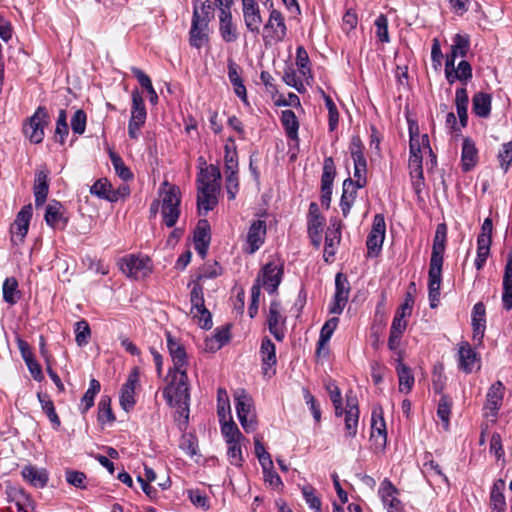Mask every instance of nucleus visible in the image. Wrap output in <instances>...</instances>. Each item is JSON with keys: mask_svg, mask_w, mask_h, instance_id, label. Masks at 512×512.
<instances>
[{"mask_svg": "<svg viewBox=\"0 0 512 512\" xmlns=\"http://www.w3.org/2000/svg\"><path fill=\"white\" fill-rule=\"evenodd\" d=\"M442 267L429 265L428 290L430 307L436 308L439 304Z\"/></svg>", "mask_w": 512, "mask_h": 512, "instance_id": "7c9ffc66", "label": "nucleus"}, {"mask_svg": "<svg viewBox=\"0 0 512 512\" xmlns=\"http://www.w3.org/2000/svg\"><path fill=\"white\" fill-rule=\"evenodd\" d=\"M120 270L134 279L145 278L151 273V260L148 257L129 255L120 260Z\"/></svg>", "mask_w": 512, "mask_h": 512, "instance_id": "6e6552de", "label": "nucleus"}, {"mask_svg": "<svg viewBox=\"0 0 512 512\" xmlns=\"http://www.w3.org/2000/svg\"><path fill=\"white\" fill-rule=\"evenodd\" d=\"M242 11L247 30L259 34L263 20L256 0H242Z\"/></svg>", "mask_w": 512, "mask_h": 512, "instance_id": "a211bd4d", "label": "nucleus"}, {"mask_svg": "<svg viewBox=\"0 0 512 512\" xmlns=\"http://www.w3.org/2000/svg\"><path fill=\"white\" fill-rule=\"evenodd\" d=\"M98 421L101 424L115 421V416L111 408V399L109 396H102L98 403Z\"/></svg>", "mask_w": 512, "mask_h": 512, "instance_id": "3c124183", "label": "nucleus"}, {"mask_svg": "<svg viewBox=\"0 0 512 512\" xmlns=\"http://www.w3.org/2000/svg\"><path fill=\"white\" fill-rule=\"evenodd\" d=\"M324 225V218L320 213L318 204L315 202L310 203L308 213V234L317 236L322 232Z\"/></svg>", "mask_w": 512, "mask_h": 512, "instance_id": "79ce46f5", "label": "nucleus"}, {"mask_svg": "<svg viewBox=\"0 0 512 512\" xmlns=\"http://www.w3.org/2000/svg\"><path fill=\"white\" fill-rule=\"evenodd\" d=\"M371 441L376 452L383 451L387 443L386 423L382 410H373L371 416Z\"/></svg>", "mask_w": 512, "mask_h": 512, "instance_id": "9b49d317", "label": "nucleus"}, {"mask_svg": "<svg viewBox=\"0 0 512 512\" xmlns=\"http://www.w3.org/2000/svg\"><path fill=\"white\" fill-rule=\"evenodd\" d=\"M161 196V214L164 224L171 228L174 227L180 216L181 194L180 189L176 185L170 184L168 181L162 183L160 189Z\"/></svg>", "mask_w": 512, "mask_h": 512, "instance_id": "f03ea898", "label": "nucleus"}, {"mask_svg": "<svg viewBox=\"0 0 512 512\" xmlns=\"http://www.w3.org/2000/svg\"><path fill=\"white\" fill-rule=\"evenodd\" d=\"M470 48V40L467 35L456 34L453 38L451 53L457 57H466Z\"/></svg>", "mask_w": 512, "mask_h": 512, "instance_id": "864d4df0", "label": "nucleus"}, {"mask_svg": "<svg viewBox=\"0 0 512 512\" xmlns=\"http://www.w3.org/2000/svg\"><path fill=\"white\" fill-rule=\"evenodd\" d=\"M398 490L388 479L382 481L379 487L384 508L387 512H403V504L397 497Z\"/></svg>", "mask_w": 512, "mask_h": 512, "instance_id": "aec40b11", "label": "nucleus"}, {"mask_svg": "<svg viewBox=\"0 0 512 512\" xmlns=\"http://www.w3.org/2000/svg\"><path fill=\"white\" fill-rule=\"evenodd\" d=\"M357 190L358 188L354 186V182L351 178H347L344 180L342 196L340 199V207L342 215L345 218L349 215L350 209L354 204L357 195Z\"/></svg>", "mask_w": 512, "mask_h": 512, "instance_id": "e433bc0d", "label": "nucleus"}, {"mask_svg": "<svg viewBox=\"0 0 512 512\" xmlns=\"http://www.w3.org/2000/svg\"><path fill=\"white\" fill-rule=\"evenodd\" d=\"M48 175L49 171L45 167L36 171L33 184V193L35 197V206L37 208L44 205L47 199L49 193Z\"/></svg>", "mask_w": 512, "mask_h": 512, "instance_id": "bb28decb", "label": "nucleus"}, {"mask_svg": "<svg viewBox=\"0 0 512 512\" xmlns=\"http://www.w3.org/2000/svg\"><path fill=\"white\" fill-rule=\"evenodd\" d=\"M281 310L282 307L280 301L275 299L270 302L269 311L267 314L269 332L279 342L283 341L285 337L282 326H284L286 322V317L282 315Z\"/></svg>", "mask_w": 512, "mask_h": 512, "instance_id": "f8f14e48", "label": "nucleus"}, {"mask_svg": "<svg viewBox=\"0 0 512 512\" xmlns=\"http://www.w3.org/2000/svg\"><path fill=\"white\" fill-rule=\"evenodd\" d=\"M501 168L506 172L512 163V141L504 143L497 155Z\"/></svg>", "mask_w": 512, "mask_h": 512, "instance_id": "774afa93", "label": "nucleus"}, {"mask_svg": "<svg viewBox=\"0 0 512 512\" xmlns=\"http://www.w3.org/2000/svg\"><path fill=\"white\" fill-rule=\"evenodd\" d=\"M23 479L36 488H44L49 480L48 472L44 468L26 465L21 471Z\"/></svg>", "mask_w": 512, "mask_h": 512, "instance_id": "473e14b6", "label": "nucleus"}, {"mask_svg": "<svg viewBox=\"0 0 512 512\" xmlns=\"http://www.w3.org/2000/svg\"><path fill=\"white\" fill-rule=\"evenodd\" d=\"M468 103L469 98L466 88H457L455 92V106L461 127H466L468 123Z\"/></svg>", "mask_w": 512, "mask_h": 512, "instance_id": "ea45409f", "label": "nucleus"}, {"mask_svg": "<svg viewBox=\"0 0 512 512\" xmlns=\"http://www.w3.org/2000/svg\"><path fill=\"white\" fill-rule=\"evenodd\" d=\"M286 35L287 26L283 14L279 10L272 9L263 27L262 39L265 46L282 42Z\"/></svg>", "mask_w": 512, "mask_h": 512, "instance_id": "7ed1b4c3", "label": "nucleus"}, {"mask_svg": "<svg viewBox=\"0 0 512 512\" xmlns=\"http://www.w3.org/2000/svg\"><path fill=\"white\" fill-rule=\"evenodd\" d=\"M397 362L396 373L399 381V392L407 394L412 390L415 378L411 368L402 362L400 356Z\"/></svg>", "mask_w": 512, "mask_h": 512, "instance_id": "f704fd0d", "label": "nucleus"}, {"mask_svg": "<svg viewBox=\"0 0 512 512\" xmlns=\"http://www.w3.org/2000/svg\"><path fill=\"white\" fill-rule=\"evenodd\" d=\"M302 495L309 508L315 512H321V500L316 495V490L311 485L302 487Z\"/></svg>", "mask_w": 512, "mask_h": 512, "instance_id": "680f3d73", "label": "nucleus"}, {"mask_svg": "<svg viewBox=\"0 0 512 512\" xmlns=\"http://www.w3.org/2000/svg\"><path fill=\"white\" fill-rule=\"evenodd\" d=\"M179 448L190 457L197 455L198 454L197 437L190 433L183 434L180 439Z\"/></svg>", "mask_w": 512, "mask_h": 512, "instance_id": "bf43d9fd", "label": "nucleus"}, {"mask_svg": "<svg viewBox=\"0 0 512 512\" xmlns=\"http://www.w3.org/2000/svg\"><path fill=\"white\" fill-rule=\"evenodd\" d=\"M335 175L336 169L333 158H325L323 163V172L321 176V189H332Z\"/></svg>", "mask_w": 512, "mask_h": 512, "instance_id": "09e8293b", "label": "nucleus"}, {"mask_svg": "<svg viewBox=\"0 0 512 512\" xmlns=\"http://www.w3.org/2000/svg\"><path fill=\"white\" fill-rule=\"evenodd\" d=\"M260 356L264 375H270L269 371L276 365V346L268 337H264L260 346Z\"/></svg>", "mask_w": 512, "mask_h": 512, "instance_id": "2f4dec72", "label": "nucleus"}, {"mask_svg": "<svg viewBox=\"0 0 512 512\" xmlns=\"http://www.w3.org/2000/svg\"><path fill=\"white\" fill-rule=\"evenodd\" d=\"M340 240L341 222L337 219H332L325 235L324 259L326 262L329 261L330 257H334L335 246L340 243Z\"/></svg>", "mask_w": 512, "mask_h": 512, "instance_id": "cd10ccee", "label": "nucleus"}, {"mask_svg": "<svg viewBox=\"0 0 512 512\" xmlns=\"http://www.w3.org/2000/svg\"><path fill=\"white\" fill-rule=\"evenodd\" d=\"M171 378L163 389V397L167 403L176 408L179 425L186 427L189 419L190 386L187 371L169 372Z\"/></svg>", "mask_w": 512, "mask_h": 512, "instance_id": "f257e3e1", "label": "nucleus"}, {"mask_svg": "<svg viewBox=\"0 0 512 512\" xmlns=\"http://www.w3.org/2000/svg\"><path fill=\"white\" fill-rule=\"evenodd\" d=\"M281 123L284 127L288 138L295 140L298 138L299 122L292 110H283L280 117Z\"/></svg>", "mask_w": 512, "mask_h": 512, "instance_id": "a18cd8bd", "label": "nucleus"}, {"mask_svg": "<svg viewBox=\"0 0 512 512\" xmlns=\"http://www.w3.org/2000/svg\"><path fill=\"white\" fill-rule=\"evenodd\" d=\"M75 341L79 347L86 346L91 338V329L88 322L84 319L75 323Z\"/></svg>", "mask_w": 512, "mask_h": 512, "instance_id": "603ef678", "label": "nucleus"}, {"mask_svg": "<svg viewBox=\"0 0 512 512\" xmlns=\"http://www.w3.org/2000/svg\"><path fill=\"white\" fill-rule=\"evenodd\" d=\"M146 116L147 112L145 108L144 99L138 90H134L132 92V110L130 121L145 124Z\"/></svg>", "mask_w": 512, "mask_h": 512, "instance_id": "37998d69", "label": "nucleus"}, {"mask_svg": "<svg viewBox=\"0 0 512 512\" xmlns=\"http://www.w3.org/2000/svg\"><path fill=\"white\" fill-rule=\"evenodd\" d=\"M139 381V372L135 368L123 384L120 394V405L125 411H129L135 405V388Z\"/></svg>", "mask_w": 512, "mask_h": 512, "instance_id": "393cba45", "label": "nucleus"}, {"mask_svg": "<svg viewBox=\"0 0 512 512\" xmlns=\"http://www.w3.org/2000/svg\"><path fill=\"white\" fill-rule=\"evenodd\" d=\"M243 441L227 443V456L231 465L240 467L244 462L242 444Z\"/></svg>", "mask_w": 512, "mask_h": 512, "instance_id": "6e6d98bb", "label": "nucleus"}, {"mask_svg": "<svg viewBox=\"0 0 512 512\" xmlns=\"http://www.w3.org/2000/svg\"><path fill=\"white\" fill-rule=\"evenodd\" d=\"M211 241L210 224L206 219L198 221L194 231V248L196 252L204 259Z\"/></svg>", "mask_w": 512, "mask_h": 512, "instance_id": "b1692460", "label": "nucleus"}, {"mask_svg": "<svg viewBox=\"0 0 512 512\" xmlns=\"http://www.w3.org/2000/svg\"><path fill=\"white\" fill-rule=\"evenodd\" d=\"M386 224L382 214H376L373 219L371 231L367 237L366 246L369 254L374 256L382 249L385 239Z\"/></svg>", "mask_w": 512, "mask_h": 512, "instance_id": "9d476101", "label": "nucleus"}, {"mask_svg": "<svg viewBox=\"0 0 512 512\" xmlns=\"http://www.w3.org/2000/svg\"><path fill=\"white\" fill-rule=\"evenodd\" d=\"M191 313L198 319V325L205 330L212 328V316L204 304L203 286L195 281L190 291Z\"/></svg>", "mask_w": 512, "mask_h": 512, "instance_id": "39448f33", "label": "nucleus"}, {"mask_svg": "<svg viewBox=\"0 0 512 512\" xmlns=\"http://www.w3.org/2000/svg\"><path fill=\"white\" fill-rule=\"evenodd\" d=\"M3 299L9 305H15L21 298L18 281L15 277H8L2 286Z\"/></svg>", "mask_w": 512, "mask_h": 512, "instance_id": "c03bdc74", "label": "nucleus"}, {"mask_svg": "<svg viewBox=\"0 0 512 512\" xmlns=\"http://www.w3.org/2000/svg\"><path fill=\"white\" fill-rule=\"evenodd\" d=\"M228 77L233 85L235 94L244 102L247 103L246 87L237 71V65L233 62L228 64Z\"/></svg>", "mask_w": 512, "mask_h": 512, "instance_id": "49530a36", "label": "nucleus"}, {"mask_svg": "<svg viewBox=\"0 0 512 512\" xmlns=\"http://www.w3.org/2000/svg\"><path fill=\"white\" fill-rule=\"evenodd\" d=\"M338 323L339 318L337 317H332L324 323L320 331L318 349H320L322 346L326 345L329 342L335 329L338 326Z\"/></svg>", "mask_w": 512, "mask_h": 512, "instance_id": "5fc2aeb1", "label": "nucleus"}, {"mask_svg": "<svg viewBox=\"0 0 512 512\" xmlns=\"http://www.w3.org/2000/svg\"><path fill=\"white\" fill-rule=\"evenodd\" d=\"M452 402L447 395H442L437 408V415L443 422L445 428L449 426Z\"/></svg>", "mask_w": 512, "mask_h": 512, "instance_id": "0e129e2a", "label": "nucleus"}, {"mask_svg": "<svg viewBox=\"0 0 512 512\" xmlns=\"http://www.w3.org/2000/svg\"><path fill=\"white\" fill-rule=\"evenodd\" d=\"M235 407L237 417L245 432H253L256 429V416L253 409V401L245 390H239L235 393Z\"/></svg>", "mask_w": 512, "mask_h": 512, "instance_id": "423d86ee", "label": "nucleus"}, {"mask_svg": "<svg viewBox=\"0 0 512 512\" xmlns=\"http://www.w3.org/2000/svg\"><path fill=\"white\" fill-rule=\"evenodd\" d=\"M344 422L346 437L354 438L357 435L359 422V408L356 396H346V408L344 410Z\"/></svg>", "mask_w": 512, "mask_h": 512, "instance_id": "412c9836", "label": "nucleus"}, {"mask_svg": "<svg viewBox=\"0 0 512 512\" xmlns=\"http://www.w3.org/2000/svg\"><path fill=\"white\" fill-rule=\"evenodd\" d=\"M505 482L502 479H498L493 483L490 493V506L497 512H505L506 501L504 497Z\"/></svg>", "mask_w": 512, "mask_h": 512, "instance_id": "58836bf2", "label": "nucleus"}, {"mask_svg": "<svg viewBox=\"0 0 512 512\" xmlns=\"http://www.w3.org/2000/svg\"><path fill=\"white\" fill-rule=\"evenodd\" d=\"M478 162V150L475 142L471 138H464L462 143L461 165L464 172H468L475 167Z\"/></svg>", "mask_w": 512, "mask_h": 512, "instance_id": "72a5a7b5", "label": "nucleus"}, {"mask_svg": "<svg viewBox=\"0 0 512 512\" xmlns=\"http://www.w3.org/2000/svg\"><path fill=\"white\" fill-rule=\"evenodd\" d=\"M167 348L171 356L173 367L169 369V372H181L186 371L188 366L187 353L184 346L179 340L174 338L170 332H166Z\"/></svg>", "mask_w": 512, "mask_h": 512, "instance_id": "4468645a", "label": "nucleus"}, {"mask_svg": "<svg viewBox=\"0 0 512 512\" xmlns=\"http://www.w3.org/2000/svg\"><path fill=\"white\" fill-rule=\"evenodd\" d=\"M100 389V382L94 378L91 379L89 383V388L81 398V402L79 405V410L82 414H85L91 407H93L95 396L100 392Z\"/></svg>", "mask_w": 512, "mask_h": 512, "instance_id": "de8ad7c7", "label": "nucleus"}, {"mask_svg": "<svg viewBox=\"0 0 512 512\" xmlns=\"http://www.w3.org/2000/svg\"><path fill=\"white\" fill-rule=\"evenodd\" d=\"M32 215L33 208L31 204L23 206L18 212L16 219L11 227L12 242L15 244H17V242H23L24 238L26 237Z\"/></svg>", "mask_w": 512, "mask_h": 512, "instance_id": "dca6fc26", "label": "nucleus"}, {"mask_svg": "<svg viewBox=\"0 0 512 512\" xmlns=\"http://www.w3.org/2000/svg\"><path fill=\"white\" fill-rule=\"evenodd\" d=\"M208 25L198 21V9L195 8L192 17L189 42L192 47L200 49L208 42Z\"/></svg>", "mask_w": 512, "mask_h": 512, "instance_id": "c85d7f7f", "label": "nucleus"}, {"mask_svg": "<svg viewBox=\"0 0 512 512\" xmlns=\"http://www.w3.org/2000/svg\"><path fill=\"white\" fill-rule=\"evenodd\" d=\"M221 433L225 439L226 444L235 441H245L246 438L240 432L238 426L233 420L221 424Z\"/></svg>", "mask_w": 512, "mask_h": 512, "instance_id": "8fccbe9b", "label": "nucleus"}, {"mask_svg": "<svg viewBox=\"0 0 512 512\" xmlns=\"http://www.w3.org/2000/svg\"><path fill=\"white\" fill-rule=\"evenodd\" d=\"M221 172L217 166L210 165L205 169H201L198 177V189L210 190L212 188L220 189Z\"/></svg>", "mask_w": 512, "mask_h": 512, "instance_id": "c756f323", "label": "nucleus"}, {"mask_svg": "<svg viewBox=\"0 0 512 512\" xmlns=\"http://www.w3.org/2000/svg\"><path fill=\"white\" fill-rule=\"evenodd\" d=\"M225 173H238V157L236 148L225 145Z\"/></svg>", "mask_w": 512, "mask_h": 512, "instance_id": "69168bd1", "label": "nucleus"}, {"mask_svg": "<svg viewBox=\"0 0 512 512\" xmlns=\"http://www.w3.org/2000/svg\"><path fill=\"white\" fill-rule=\"evenodd\" d=\"M44 219L46 224L53 229L63 230L68 223L64 206L56 200H52L46 206Z\"/></svg>", "mask_w": 512, "mask_h": 512, "instance_id": "4be33fe9", "label": "nucleus"}, {"mask_svg": "<svg viewBox=\"0 0 512 512\" xmlns=\"http://www.w3.org/2000/svg\"><path fill=\"white\" fill-rule=\"evenodd\" d=\"M87 115L82 109H78L71 118L70 125L74 134L82 135L85 132Z\"/></svg>", "mask_w": 512, "mask_h": 512, "instance_id": "338daca9", "label": "nucleus"}, {"mask_svg": "<svg viewBox=\"0 0 512 512\" xmlns=\"http://www.w3.org/2000/svg\"><path fill=\"white\" fill-rule=\"evenodd\" d=\"M110 159H111V162L113 164V167H114V170H115L116 174L122 180L128 181V180L133 179V173L125 165L124 161L122 160V158L119 155H117L115 153H111L110 154Z\"/></svg>", "mask_w": 512, "mask_h": 512, "instance_id": "052dcab7", "label": "nucleus"}, {"mask_svg": "<svg viewBox=\"0 0 512 512\" xmlns=\"http://www.w3.org/2000/svg\"><path fill=\"white\" fill-rule=\"evenodd\" d=\"M375 34L376 37L381 41L382 43H388L390 41L389 38V32H388V19L387 16L384 14H380L375 22Z\"/></svg>", "mask_w": 512, "mask_h": 512, "instance_id": "e2e57ef3", "label": "nucleus"}, {"mask_svg": "<svg viewBox=\"0 0 512 512\" xmlns=\"http://www.w3.org/2000/svg\"><path fill=\"white\" fill-rule=\"evenodd\" d=\"M505 387L501 381L493 383L486 394V401L484 405V416L496 418L498 411L502 406L504 399Z\"/></svg>", "mask_w": 512, "mask_h": 512, "instance_id": "ddd939ff", "label": "nucleus"}, {"mask_svg": "<svg viewBox=\"0 0 512 512\" xmlns=\"http://www.w3.org/2000/svg\"><path fill=\"white\" fill-rule=\"evenodd\" d=\"M217 6L220 7L219 15V31L222 39L227 42H235L238 38L236 25L232 21L230 5L223 7V0H215Z\"/></svg>", "mask_w": 512, "mask_h": 512, "instance_id": "2eb2a0df", "label": "nucleus"}, {"mask_svg": "<svg viewBox=\"0 0 512 512\" xmlns=\"http://www.w3.org/2000/svg\"><path fill=\"white\" fill-rule=\"evenodd\" d=\"M492 97L485 92H477L472 97V112L481 118H487L491 113Z\"/></svg>", "mask_w": 512, "mask_h": 512, "instance_id": "4c0bfd02", "label": "nucleus"}, {"mask_svg": "<svg viewBox=\"0 0 512 512\" xmlns=\"http://www.w3.org/2000/svg\"><path fill=\"white\" fill-rule=\"evenodd\" d=\"M266 236V222L255 220L247 233V247L245 252L254 254L264 243Z\"/></svg>", "mask_w": 512, "mask_h": 512, "instance_id": "5701e85b", "label": "nucleus"}, {"mask_svg": "<svg viewBox=\"0 0 512 512\" xmlns=\"http://www.w3.org/2000/svg\"><path fill=\"white\" fill-rule=\"evenodd\" d=\"M37 398L41 404V408H42L43 412L47 415L53 428L55 430H58L61 425V421H60L59 416L56 413L54 403L51 400L50 396L46 393L38 392Z\"/></svg>", "mask_w": 512, "mask_h": 512, "instance_id": "a19ab883", "label": "nucleus"}, {"mask_svg": "<svg viewBox=\"0 0 512 512\" xmlns=\"http://www.w3.org/2000/svg\"><path fill=\"white\" fill-rule=\"evenodd\" d=\"M447 228L445 224H438L433 239L432 253L430 258V265L440 266L443 265V255L446 245Z\"/></svg>", "mask_w": 512, "mask_h": 512, "instance_id": "a878e982", "label": "nucleus"}, {"mask_svg": "<svg viewBox=\"0 0 512 512\" xmlns=\"http://www.w3.org/2000/svg\"><path fill=\"white\" fill-rule=\"evenodd\" d=\"M458 366L466 374L480 368V357L467 341L459 344Z\"/></svg>", "mask_w": 512, "mask_h": 512, "instance_id": "6ab92c4d", "label": "nucleus"}, {"mask_svg": "<svg viewBox=\"0 0 512 512\" xmlns=\"http://www.w3.org/2000/svg\"><path fill=\"white\" fill-rule=\"evenodd\" d=\"M350 290L351 287L347 276L342 272H338L335 276L334 297L329 305V312L331 314L340 315L343 312L348 302Z\"/></svg>", "mask_w": 512, "mask_h": 512, "instance_id": "1a4fd4ad", "label": "nucleus"}, {"mask_svg": "<svg viewBox=\"0 0 512 512\" xmlns=\"http://www.w3.org/2000/svg\"><path fill=\"white\" fill-rule=\"evenodd\" d=\"M260 280L262 286L269 294L277 291L283 276V267L274 262L265 264L261 270Z\"/></svg>", "mask_w": 512, "mask_h": 512, "instance_id": "f3484780", "label": "nucleus"}, {"mask_svg": "<svg viewBox=\"0 0 512 512\" xmlns=\"http://www.w3.org/2000/svg\"><path fill=\"white\" fill-rule=\"evenodd\" d=\"M220 189L212 188L210 190L198 189L197 194V208L199 214L206 215L209 211L213 210L217 205V193Z\"/></svg>", "mask_w": 512, "mask_h": 512, "instance_id": "c9c22d12", "label": "nucleus"}, {"mask_svg": "<svg viewBox=\"0 0 512 512\" xmlns=\"http://www.w3.org/2000/svg\"><path fill=\"white\" fill-rule=\"evenodd\" d=\"M227 413H230V401L227 391L224 388L217 390V414L219 421H225Z\"/></svg>", "mask_w": 512, "mask_h": 512, "instance_id": "4d7b16f0", "label": "nucleus"}, {"mask_svg": "<svg viewBox=\"0 0 512 512\" xmlns=\"http://www.w3.org/2000/svg\"><path fill=\"white\" fill-rule=\"evenodd\" d=\"M49 124V114L44 106H39L34 114L23 124V133L33 144H39L44 139V129Z\"/></svg>", "mask_w": 512, "mask_h": 512, "instance_id": "20e7f679", "label": "nucleus"}, {"mask_svg": "<svg viewBox=\"0 0 512 512\" xmlns=\"http://www.w3.org/2000/svg\"><path fill=\"white\" fill-rule=\"evenodd\" d=\"M68 134L69 128L67 124L66 110L61 109L56 122L55 138L60 144H64Z\"/></svg>", "mask_w": 512, "mask_h": 512, "instance_id": "13d9d810", "label": "nucleus"}, {"mask_svg": "<svg viewBox=\"0 0 512 512\" xmlns=\"http://www.w3.org/2000/svg\"><path fill=\"white\" fill-rule=\"evenodd\" d=\"M351 157L354 162V186L358 189L363 188L367 184L366 172H367V161L364 156V147L358 136H355L351 140L350 144Z\"/></svg>", "mask_w": 512, "mask_h": 512, "instance_id": "0eeeda50", "label": "nucleus"}]
</instances>
